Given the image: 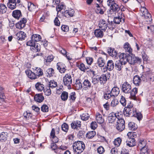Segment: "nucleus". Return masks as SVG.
I'll list each match as a JSON object with an SVG mask.
<instances>
[{
    "label": "nucleus",
    "mask_w": 154,
    "mask_h": 154,
    "mask_svg": "<svg viewBox=\"0 0 154 154\" xmlns=\"http://www.w3.org/2000/svg\"><path fill=\"white\" fill-rule=\"evenodd\" d=\"M121 89L122 91L126 94H130V97L134 100H136V95L137 92V89L135 88L132 89L131 85L127 82H124L121 85Z\"/></svg>",
    "instance_id": "f257e3e1"
},
{
    "label": "nucleus",
    "mask_w": 154,
    "mask_h": 154,
    "mask_svg": "<svg viewBox=\"0 0 154 154\" xmlns=\"http://www.w3.org/2000/svg\"><path fill=\"white\" fill-rule=\"evenodd\" d=\"M74 152L77 154L81 153L85 148V145L82 141H77L74 142L72 145Z\"/></svg>",
    "instance_id": "f03ea898"
},
{
    "label": "nucleus",
    "mask_w": 154,
    "mask_h": 154,
    "mask_svg": "<svg viewBox=\"0 0 154 154\" xmlns=\"http://www.w3.org/2000/svg\"><path fill=\"white\" fill-rule=\"evenodd\" d=\"M42 39L41 36L38 34H33L32 36L31 40L28 41L26 43L27 45H32V43H36L39 42Z\"/></svg>",
    "instance_id": "7ed1b4c3"
},
{
    "label": "nucleus",
    "mask_w": 154,
    "mask_h": 154,
    "mask_svg": "<svg viewBox=\"0 0 154 154\" xmlns=\"http://www.w3.org/2000/svg\"><path fill=\"white\" fill-rule=\"evenodd\" d=\"M63 81L65 85L70 86L72 82L71 75L69 74H66L63 77Z\"/></svg>",
    "instance_id": "20e7f679"
},
{
    "label": "nucleus",
    "mask_w": 154,
    "mask_h": 154,
    "mask_svg": "<svg viewBox=\"0 0 154 154\" xmlns=\"http://www.w3.org/2000/svg\"><path fill=\"white\" fill-rule=\"evenodd\" d=\"M116 129L119 131H122L125 128V121L121 118L117 121Z\"/></svg>",
    "instance_id": "39448f33"
},
{
    "label": "nucleus",
    "mask_w": 154,
    "mask_h": 154,
    "mask_svg": "<svg viewBox=\"0 0 154 154\" xmlns=\"http://www.w3.org/2000/svg\"><path fill=\"white\" fill-rule=\"evenodd\" d=\"M109 22L103 19L100 20L98 26L99 28L102 30L105 31L107 27H109Z\"/></svg>",
    "instance_id": "423d86ee"
},
{
    "label": "nucleus",
    "mask_w": 154,
    "mask_h": 154,
    "mask_svg": "<svg viewBox=\"0 0 154 154\" xmlns=\"http://www.w3.org/2000/svg\"><path fill=\"white\" fill-rule=\"evenodd\" d=\"M128 63L131 64H135L136 63L140 64L141 62V59L138 57L134 55L129 56Z\"/></svg>",
    "instance_id": "0eeeda50"
},
{
    "label": "nucleus",
    "mask_w": 154,
    "mask_h": 154,
    "mask_svg": "<svg viewBox=\"0 0 154 154\" xmlns=\"http://www.w3.org/2000/svg\"><path fill=\"white\" fill-rule=\"evenodd\" d=\"M107 5L110 7V9L113 11H116L119 9V5L114 0L107 1Z\"/></svg>",
    "instance_id": "6e6552de"
},
{
    "label": "nucleus",
    "mask_w": 154,
    "mask_h": 154,
    "mask_svg": "<svg viewBox=\"0 0 154 154\" xmlns=\"http://www.w3.org/2000/svg\"><path fill=\"white\" fill-rule=\"evenodd\" d=\"M20 0H9L7 3L8 7L11 10L15 9L17 6V4L20 3Z\"/></svg>",
    "instance_id": "1a4fd4ad"
},
{
    "label": "nucleus",
    "mask_w": 154,
    "mask_h": 154,
    "mask_svg": "<svg viewBox=\"0 0 154 154\" xmlns=\"http://www.w3.org/2000/svg\"><path fill=\"white\" fill-rule=\"evenodd\" d=\"M120 117L118 113L112 112L109 115L108 120L110 123L113 122L116 119L118 120V119Z\"/></svg>",
    "instance_id": "9d476101"
},
{
    "label": "nucleus",
    "mask_w": 154,
    "mask_h": 154,
    "mask_svg": "<svg viewBox=\"0 0 154 154\" xmlns=\"http://www.w3.org/2000/svg\"><path fill=\"white\" fill-rule=\"evenodd\" d=\"M26 22V19L23 18L20 21L16 24V28L20 29H22L25 26Z\"/></svg>",
    "instance_id": "9b49d317"
},
{
    "label": "nucleus",
    "mask_w": 154,
    "mask_h": 154,
    "mask_svg": "<svg viewBox=\"0 0 154 154\" xmlns=\"http://www.w3.org/2000/svg\"><path fill=\"white\" fill-rule=\"evenodd\" d=\"M81 122L78 120L73 121L71 124V128L73 129L79 130L81 128Z\"/></svg>",
    "instance_id": "f8f14e48"
},
{
    "label": "nucleus",
    "mask_w": 154,
    "mask_h": 154,
    "mask_svg": "<svg viewBox=\"0 0 154 154\" xmlns=\"http://www.w3.org/2000/svg\"><path fill=\"white\" fill-rule=\"evenodd\" d=\"M26 37V34L22 31L18 32L15 36V38L18 40H24Z\"/></svg>",
    "instance_id": "ddd939ff"
},
{
    "label": "nucleus",
    "mask_w": 154,
    "mask_h": 154,
    "mask_svg": "<svg viewBox=\"0 0 154 154\" xmlns=\"http://www.w3.org/2000/svg\"><path fill=\"white\" fill-rule=\"evenodd\" d=\"M119 61L123 63L124 65H125L126 63L128 62L129 60V56H128L126 54L124 53L121 54L119 55Z\"/></svg>",
    "instance_id": "4468645a"
},
{
    "label": "nucleus",
    "mask_w": 154,
    "mask_h": 154,
    "mask_svg": "<svg viewBox=\"0 0 154 154\" xmlns=\"http://www.w3.org/2000/svg\"><path fill=\"white\" fill-rule=\"evenodd\" d=\"M62 15L65 17L67 16V14L70 17H72L74 16L75 14V11L74 9L70 8L68 10H66L64 11H62Z\"/></svg>",
    "instance_id": "2eb2a0df"
},
{
    "label": "nucleus",
    "mask_w": 154,
    "mask_h": 154,
    "mask_svg": "<svg viewBox=\"0 0 154 154\" xmlns=\"http://www.w3.org/2000/svg\"><path fill=\"white\" fill-rule=\"evenodd\" d=\"M32 45H27L30 46L31 50L34 52H37L40 50V46L36 43H32Z\"/></svg>",
    "instance_id": "dca6fc26"
},
{
    "label": "nucleus",
    "mask_w": 154,
    "mask_h": 154,
    "mask_svg": "<svg viewBox=\"0 0 154 154\" xmlns=\"http://www.w3.org/2000/svg\"><path fill=\"white\" fill-rule=\"evenodd\" d=\"M105 63L104 59L102 57H100L97 59L95 64L97 66H98L100 67H102L104 66Z\"/></svg>",
    "instance_id": "f3484780"
},
{
    "label": "nucleus",
    "mask_w": 154,
    "mask_h": 154,
    "mask_svg": "<svg viewBox=\"0 0 154 154\" xmlns=\"http://www.w3.org/2000/svg\"><path fill=\"white\" fill-rule=\"evenodd\" d=\"M57 68L59 70L60 72L61 73H64L66 70V66L64 64L59 63L57 64Z\"/></svg>",
    "instance_id": "a211bd4d"
},
{
    "label": "nucleus",
    "mask_w": 154,
    "mask_h": 154,
    "mask_svg": "<svg viewBox=\"0 0 154 154\" xmlns=\"http://www.w3.org/2000/svg\"><path fill=\"white\" fill-rule=\"evenodd\" d=\"M96 7L97 8L95 10V11L97 14H103L104 11V7L101 5H99L97 4L96 5Z\"/></svg>",
    "instance_id": "6ab92c4d"
},
{
    "label": "nucleus",
    "mask_w": 154,
    "mask_h": 154,
    "mask_svg": "<svg viewBox=\"0 0 154 154\" xmlns=\"http://www.w3.org/2000/svg\"><path fill=\"white\" fill-rule=\"evenodd\" d=\"M12 15L14 18L17 20L19 19L22 16L21 11L18 10L14 11L12 13Z\"/></svg>",
    "instance_id": "aec40b11"
},
{
    "label": "nucleus",
    "mask_w": 154,
    "mask_h": 154,
    "mask_svg": "<svg viewBox=\"0 0 154 154\" xmlns=\"http://www.w3.org/2000/svg\"><path fill=\"white\" fill-rule=\"evenodd\" d=\"M109 73H107L105 74H103L101 75L100 77H99V81L101 84H104L106 82L107 79H109L108 77H109Z\"/></svg>",
    "instance_id": "412c9836"
},
{
    "label": "nucleus",
    "mask_w": 154,
    "mask_h": 154,
    "mask_svg": "<svg viewBox=\"0 0 154 154\" xmlns=\"http://www.w3.org/2000/svg\"><path fill=\"white\" fill-rule=\"evenodd\" d=\"M25 72L28 77L30 79H37L34 72H32L30 70L27 69L26 70Z\"/></svg>",
    "instance_id": "4be33fe9"
},
{
    "label": "nucleus",
    "mask_w": 154,
    "mask_h": 154,
    "mask_svg": "<svg viewBox=\"0 0 154 154\" xmlns=\"http://www.w3.org/2000/svg\"><path fill=\"white\" fill-rule=\"evenodd\" d=\"M44 97L41 94H35L34 96V99L35 101L38 103H41L44 100Z\"/></svg>",
    "instance_id": "5701e85b"
},
{
    "label": "nucleus",
    "mask_w": 154,
    "mask_h": 154,
    "mask_svg": "<svg viewBox=\"0 0 154 154\" xmlns=\"http://www.w3.org/2000/svg\"><path fill=\"white\" fill-rule=\"evenodd\" d=\"M110 92L112 95L113 97H115L119 94L120 92V90L118 87H114L112 88Z\"/></svg>",
    "instance_id": "b1692460"
},
{
    "label": "nucleus",
    "mask_w": 154,
    "mask_h": 154,
    "mask_svg": "<svg viewBox=\"0 0 154 154\" xmlns=\"http://www.w3.org/2000/svg\"><path fill=\"white\" fill-rule=\"evenodd\" d=\"M134 110L129 109L128 108L125 107L124 110V114L126 116H129L133 115V112Z\"/></svg>",
    "instance_id": "393cba45"
},
{
    "label": "nucleus",
    "mask_w": 154,
    "mask_h": 154,
    "mask_svg": "<svg viewBox=\"0 0 154 154\" xmlns=\"http://www.w3.org/2000/svg\"><path fill=\"white\" fill-rule=\"evenodd\" d=\"M83 87L85 90H87L91 88V82L87 79L84 80L83 83Z\"/></svg>",
    "instance_id": "a878e982"
},
{
    "label": "nucleus",
    "mask_w": 154,
    "mask_h": 154,
    "mask_svg": "<svg viewBox=\"0 0 154 154\" xmlns=\"http://www.w3.org/2000/svg\"><path fill=\"white\" fill-rule=\"evenodd\" d=\"M37 79L43 74V70L39 67H36L34 71Z\"/></svg>",
    "instance_id": "bb28decb"
},
{
    "label": "nucleus",
    "mask_w": 154,
    "mask_h": 154,
    "mask_svg": "<svg viewBox=\"0 0 154 154\" xmlns=\"http://www.w3.org/2000/svg\"><path fill=\"white\" fill-rule=\"evenodd\" d=\"M126 143V145L130 147L133 146L136 144V142L134 138L128 139Z\"/></svg>",
    "instance_id": "cd10ccee"
},
{
    "label": "nucleus",
    "mask_w": 154,
    "mask_h": 154,
    "mask_svg": "<svg viewBox=\"0 0 154 154\" xmlns=\"http://www.w3.org/2000/svg\"><path fill=\"white\" fill-rule=\"evenodd\" d=\"M141 79L140 77L138 75H135L133 79V83L136 86H138L140 84Z\"/></svg>",
    "instance_id": "c85d7f7f"
},
{
    "label": "nucleus",
    "mask_w": 154,
    "mask_h": 154,
    "mask_svg": "<svg viewBox=\"0 0 154 154\" xmlns=\"http://www.w3.org/2000/svg\"><path fill=\"white\" fill-rule=\"evenodd\" d=\"M114 64L112 60H109L107 63L106 69L109 71L112 70L114 67Z\"/></svg>",
    "instance_id": "c756f323"
},
{
    "label": "nucleus",
    "mask_w": 154,
    "mask_h": 154,
    "mask_svg": "<svg viewBox=\"0 0 154 154\" xmlns=\"http://www.w3.org/2000/svg\"><path fill=\"white\" fill-rule=\"evenodd\" d=\"M96 119L97 122L99 124H102L104 122V119L102 117V115L99 112L96 114Z\"/></svg>",
    "instance_id": "7c9ffc66"
},
{
    "label": "nucleus",
    "mask_w": 154,
    "mask_h": 154,
    "mask_svg": "<svg viewBox=\"0 0 154 154\" xmlns=\"http://www.w3.org/2000/svg\"><path fill=\"white\" fill-rule=\"evenodd\" d=\"M77 66L81 71L83 72H85V70H87L89 68L87 66L86 67L85 64L81 63H76Z\"/></svg>",
    "instance_id": "2f4dec72"
},
{
    "label": "nucleus",
    "mask_w": 154,
    "mask_h": 154,
    "mask_svg": "<svg viewBox=\"0 0 154 154\" xmlns=\"http://www.w3.org/2000/svg\"><path fill=\"white\" fill-rule=\"evenodd\" d=\"M124 48L126 52L130 54L132 52V49L131 48V45L128 42H126L124 45Z\"/></svg>",
    "instance_id": "473e14b6"
},
{
    "label": "nucleus",
    "mask_w": 154,
    "mask_h": 154,
    "mask_svg": "<svg viewBox=\"0 0 154 154\" xmlns=\"http://www.w3.org/2000/svg\"><path fill=\"white\" fill-rule=\"evenodd\" d=\"M107 52L110 55L113 57H116L117 55L116 51L113 48H109L107 50Z\"/></svg>",
    "instance_id": "72a5a7b5"
},
{
    "label": "nucleus",
    "mask_w": 154,
    "mask_h": 154,
    "mask_svg": "<svg viewBox=\"0 0 154 154\" xmlns=\"http://www.w3.org/2000/svg\"><path fill=\"white\" fill-rule=\"evenodd\" d=\"M35 88L38 91H42L44 88V85L41 82H38L35 85Z\"/></svg>",
    "instance_id": "f704fd0d"
},
{
    "label": "nucleus",
    "mask_w": 154,
    "mask_h": 154,
    "mask_svg": "<svg viewBox=\"0 0 154 154\" xmlns=\"http://www.w3.org/2000/svg\"><path fill=\"white\" fill-rule=\"evenodd\" d=\"M122 14V13H120L118 17L114 18V21L115 23L119 24L120 23V22H122V21H123V22H124V19H122V16L120 17V16Z\"/></svg>",
    "instance_id": "c9c22d12"
},
{
    "label": "nucleus",
    "mask_w": 154,
    "mask_h": 154,
    "mask_svg": "<svg viewBox=\"0 0 154 154\" xmlns=\"http://www.w3.org/2000/svg\"><path fill=\"white\" fill-rule=\"evenodd\" d=\"M100 29H96L94 32V34L97 38H102L103 36V32Z\"/></svg>",
    "instance_id": "e433bc0d"
},
{
    "label": "nucleus",
    "mask_w": 154,
    "mask_h": 154,
    "mask_svg": "<svg viewBox=\"0 0 154 154\" xmlns=\"http://www.w3.org/2000/svg\"><path fill=\"white\" fill-rule=\"evenodd\" d=\"M61 99L63 101H66L68 98V94L67 92L63 91L60 96Z\"/></svg>",
    "instance_id": "4c0bfd02"
},
{
    "label": "nucleus",
    "mask_w": 154,
    "mask_h": 154,
    "mask_svg": "<svg viewBox=\"0 0 154 154\" xmlns=\"http://www.w3.org/2000/svg\"><path fill=\"white\" fill-rule=\"evenodd\" d=\"M132 116H134L136 117L139 120H141L142 118V114L140 112H137L136 109H135L133 112V115H132Z\"/></svg>",
    "instance_id": "58836bf2"
},
{
    "label": "nucleus",
    "mask_w": 154,
    "mask_h": 154,
    "mask_svg": "<svg viewBox=\"0 0 154 154\" xmlns=\"http://www.w3.org/2000/svg\"><path fill=\"white\" fill-rule=\"evenodd\" d=\"M96 134L95 131H92L88 132L86 134V137L88 139L93 138Z\"/></svg>",
    "instance_id": "ea45409f"
},
{
    "label": "nucleus",
    "mask_w": 154,
    "mask_h": 154,
    "mask_svg": "<svg viewBox=\"0 0 154 154\" xmlns=\"http://www.w3.org/2000/svg\"><path fill=\"white\" fill-rule=\"evenodd\" d=\"M143 16L145 17V20L147 22H149L148 23L151 22L152 19L151 17V15L148 12L146 14H143Z\"/></svg>",
    "instance_id": "a19ab883"
},
{
    "label": "nucleus",
    "mask_w": 154,
    "mask_h": 154,
    "mask_svg": "<svg viewBox=\"0 0 154 154\" xmlns=\"http://www.w3.org/2000/svg\"><path fill=\"white\" fill-rule=\"evenodd\" d=\"M140 154H149L150 152V149L148 148V147H144L140 149Z\"/></svg>",
    "instance_id": "79ce46f5"
},
{
    "label": "nucleus",
    "mask_w": 154,
    "mask_h": 154,
    "mask_svg": "<svg viewBox=\"0 0 154 154\" xmlns=\"http://www.w3.org/2000/svg\"><path fill=\"white\" fill-rule=\"evenodd\" d=\"M7 11V8L3 4H0V13L2 14L5 13Z\"/></svg>",
    "instance_id": "37998d69"
},
{
    "label": "nucleus",
    "mask_w": 154,
    "mask_h": 154,
    "mask_svg": "<svg viewBox=\"0 0 154 154\" xmlns=\"http://www.w3.org/2000/svg\"><path fill=\"white\" fill-rule=\"evenodd\" d=\"M65 9V6L63 4L60 3L57 5L56 7V10L57 11V13L63 10H64Z\"/></svg>",
    "instance_id": "c03bdc74"
},
{
    "label": "nucleus",
    "mask_w": 154,
    "mask_h": 154,
    "mask_svg": "<svg viewBox=\"0 0 154 154\" xmlns=\"http://www.w3.org/2000/svg\"><path fill=\"white\" fill-rule=\"evenodd\" d=\"M123 64V63L119 61L116 62L115 64V68L117 70L120 71L122 67V65Z\"/></svg>",
    "instance_id": "a18cd8bd"
},
{
    "label": "nucleus",
    "mask_w": 154,
    "mask_h": 154,
    "mask_svg": "<svg viewBox=\"0 0 154 154\" xmlns=\"http://www.w3.org/2000/svg\"><path fill=\"white\" fill-rule=\"evenodd\" d=\"M28 10L31 11H34L36 8V6L31 2L28 3Z\"/></svg>",
    "instance_id": "49530a36"
},
{
    "label": "nucleus",
    "mask_w": 154,
    "mask_h": 154,
    "mask_svg": "<svg viewBox=\"0 0 154 154\" xmlns=\"http://www.w3.org/2000/svg\"><path fill=\"white\" fill-rule=\"evenodd\" d=\"M128 128L130 130L132 131H135L137 128V126L134 123L130 122L128 124Z\"/></svg>",
    "instance_id": "de8ad7c7"
},
{
    "label": "nucleus",
    "mask_w": 154,
    "mask_h": 154,
    "mask_svg": "<svg viewBox=\"0 0 154 154\" xmlns=\"http://www.w3.org/2000/svg\"><path fill=\"white\" fill-rule=\"evenodd\" d=\"M146 146V141L143 139L140 140L138 143V147L140 148H143Z\"/></svg>",
    "instance_id": "09e8293b"
},
{
    "label": "nucleus",
    "mask_w": 154,
    "mask_h": 154,
    "mask_svg": "<svg viewBox=\"0 0 154 154\" xmlns=\"http://www.w3.org/2000/svg\"><path fill=\"white\" fill-rule=\"evenodd\" d=\"M7 133L6 132H2L0 134V140L5 141L7 140Z\"/></svg>",
    "instance_id": "8fccbe9b"
},
{
    "label": "nucleus",
    "mask_w": 154,
    "mask_h": 154,
    "mask_svg": "<svg viewBox=\"0 0 154 154\" xmlns=\"http://www.w3.org/2000/svg\"><path fill=\"white\" fill-rule=\"evenodd\" d=\"M75 85L76 89L77 90L80 89L82 87V84L79 79L76 80Z\"/></svg>",
    "instance_id": "3c124183"
},
{
    "label": "nucleus",
    "mask_w": 154,
    "mask_h": 154,
    "mask_svg": "<svg viewBox=\"0 0 154 154\" xmlns=\"http://www.w3.org/2000/svg\"><path fill=\"white\" fill-rule=\"evenodd\" d=\"M122 142V139L120 137H118L115 139L113 143L114 145L116 146H120Z\"/></svg>",
    "instance_id": "603ef678"
},
{
    "label": "nucleus",
    "mask_w": 154,
    "mask_h": 154,
    "mask_svg": "<svg viewBox=\"0 0 154 154\" xmlns=\"http://www.w3.org/2000/svg\"><path fill=\"white\" fill-rule=\"evenodd\" d=\"M45 95L48 96L51 94V88L48 87H47L43 90Z\"/></svg>",
    "instance_id": "864d4df0"
},
{
    "label": "nucleus",
    "mask_w": 154,
    "mask_h": 154,
    "mask_svg": "<svg viewBox=\"0 0 154 154\" xmlns=\"http://www.w3.org/2000/svg\"><path fill=\"white\" fill-rule=\"evenodd\" d=\"M5 98L4 94V88L2 87H0V99L2 100V101H4Z\"/></svg>",
    "instance_id": "5fc2aeb1"
},
{
    "label": "nucleus",
    "mask_w": 154,
    "mask_h": 154,
    "mask_svg": "<svg viewBox=\"0 0 154 154\" xmlns=\"http://www.w3.org/2000/svg\"><path fill=\"white\" fill-rule=\"evenodd\" d=\"M61 129L62 130L65 132H67L69 129V126L68 124L66 123H63L62 125Z\"/></svg>",
    "instance_id": "6e6d98bb"
},
{
    "label": "nucleus",
    "mask_w": 154,
    "mask_h": 154,
    "mask_svg": "<svg viewBox=\"0 0 154 154\" xmlns=\"http://www.w3.org/2000/svg\"><path fill=\"white\" fill-rule=\"evenodd\" d=\"M57 86V83L54 80H51L49 82V87L50 88H53Z\"/></svg>",
    "instance_id": "4d7b16f0"
},
{
    "label": "nucleus",
    "mask_w": 154,
    "mask_h": 154,
    "mask_svg": "<svg viewBox=\"0 0 154 154\" xmlns=\"http://www.w3.org/2000/svg\"><path fill=\"white\" fill-rule=\"evenodd\" d=\"M48 4L51 6L54 7V5H56L59 4L60 2V0H51L50 1H48Z\"/></svg>",
    "instance_id": "13d9d810"
},
{
    "label": "nucleus",
    "mask_w": 154,
    "mask_h": 154,
    "mask_svg": "<svg viewBox=\"0 0 154 154\" xmlns=\"http://www.w3.org/2000/svg\"><path fill=\"white\" fill-rule=\"evenodd\" d=\"M54 59V57L53 55H51L48 56L45 60L44 63L47 65L48 64L47 63H50Z\"/></svg>",
    "instance_id": "bf43d9fd"
},
{
    "label": "nucleus",
    "mask_w": 154,
    "mask_h": 154,
    "mask_svg": "<svg viewBox=\"0 0 154 154\" xmlns=\"http://www.w3.org/2000/svg\"><path fill=\"white\" fill-rule=\"evenodd\" d=\"M90 116L87 113H83L81 116V119L84 121L87 120L89 118Z\"/></svg>",
    "instance_id": "052dcab7"
},
{
    "label": "nucleus",
    "mask_w": 154,
    "mask_h": 154,
    "mask_svg": "<svg viewBox=\"0 0 154 154\" xmlns=\"http://www.w3.org/2000/svg\"><path fill=\"white\" fill-rule=\"evenodd\" d=\"M46 72L50 77L52 76L54 74V70L52 68H50L48 69Z\"/></svg>",
    "instance_id": "680f3d73"
},
{
    "label": "nucleus",
    "mask_w": 154,
    "mask_h": 154,
    "mask_svg": "<svg viewBox=\"0 0 154 154\" xmlns=\"http://www.w3.org/2000/svg\"><path fill=\"white\" fill-rule=\"evenodd\" d=\"M76 94L75 92H71L69 95V98L72 101H74L76 99Z\"/></svg>",
    "instance_id": "e2e57ef3"
},
{
    "label": "nucleus",
    "mask_w": 154,
    "mask_h": 154,
    "mask_svg": "<svg viewBox=\"0 0 154 154\" xmlns=\"http://www.w3.org/2000/svg\"><path fill=\"white\" fill-rule=\"evenodd\" d=\"M120 102L122 106H125L126 105V99L124 96H122L120 100Z\"/></svg>",
    "instance_id": "0e129e2a"
},
{
    "label": "nucleus",
    "mask_w": 154,
    "mask_h": 154,
    "mask_svg": "<svg viewBox=\"0 0 154 154\" xmlns=\"http://www.w3.org/2000/svg\"><path fill=\"white\" fill-rule=\"evenodd\" d=\"M140 11L142 13L141 15L142 17L144 15L143 14H146L148 12L147 10L144 7H141Z\"/></svg>",
    "instance_id": "69168bd1"
},
{
    "label": "nucleus",
    "mask_w": 154,
    "mask_h": 154,
    "mask_svg": "<svg viewBox=\"0 0 154 154\" xmlns=\"http://www.w3.org/2000/svg\"><path fill=\"white\" fill-rule=\"evenodd\" d=\"M41 109L43 112H47L48 111V107L47 105H43L41 107Z\"/></svg>",
    "instance_id": "338daca9"
},
{
    "label": "nucleus",
    "mask_w": 154,
    "mask_h": 154,
    "mask_svg": "<svg viewBox=\"0 0 154 154\" xmlns=\"http://www.w3.org/2000/svg\"><path fill=\"white\" fill-rule=\"evenodd\" d=\"M99 81V79L98 77H93L92 78V82L94 85H95L97 84Z\"/></svg>",
    "instance_id": "774afa93"
}]
</instances>
